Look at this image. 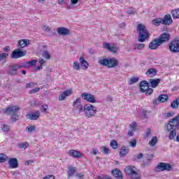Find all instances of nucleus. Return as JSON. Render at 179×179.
<instances>
[{
	"mask_svg": "<svg viewBox=\"0 0 179 179\" xmlns=\"http://www.w3.org/2000/svg\"><path fill=\"white\" fill-rule=\"evenodd\" d=\"M36 85H37V83H27V84L26 85V87H27V89H29V87H33L36 86Z\"/></svg>",
	"mask_w": 179,
	"mask_h": 179,
	"instance_id": "nucleus-54",
	"label": "nucleus"
},
{
	"mask_svg": "<svg viewBox=\"0 0 179 179\" xmlns=\"http://www.w3.org/2000/svg\"><path fill=\"white\" fill-rule=\"evenodd\" d=\"M162 20V24H166L169 26L173 22V18H171V15L170 14H167L164 16Z\"/></svg>",
	"mask_w": 179,
	"mask_h": 179,
	"instance_id": "nucleus-19",
	"label": "nucleus"
},
{
	"mask_svg": "<svg viewBox=\"0 0 179 179\" xmlns=\"http://www.w3.org/2000/svg\"><path fill=\"white\" fill-rule=\"evenodd\" d=\"M112 174L115 178L118 179H122V173H121V171L120 169H114L112 171Z\"/></svg>",
	"mask_w": 179,
	"mask_h": 179,
	"instance_id": "nucleus-26",
	"label": "nucleus"
},
{
	"mask_svg": "<svg viewBox=\"0 0 179 179\" xmlns=\"http://www.w3.org/2000/svg\"><path fill=\"white\" fill-rule=\"evenodd\" d=\"M30 44V41L27 39H21L17 43L18 48H24V47H27Z\"/></svg>",
	"mask_w": 179,
	"mask_h": 179,
	"instance_id": "nucleus-21",
	"label": "nucleus"
},
{
	"mask_svg": "<svg viewBox=\"0 0 179 179\" xmlns=\"http://www.w3.org/2000/svg\"><path fill=\"white\" fill-rule=\"evenodd\" d=\"M8 160V156L5 154H0V163H5Z\"/></svg>",
	"mask_w": 179,
	"mask_h": 179,
	"instance_id": "nucleus-40",
	"label": "nucleus"
},
{
	"mask_svg": "<svg viewBox=\"0 0 179 179\" xmlns=\"http://www.w3.org/2000/svg\"><path fill=\"white\" fill-rule=\"evenodd\" d=\"M104 47L105 48H106V50H108L111 52H113V54H117V52H118V48L113 43L110 44L108 43H106L104 44Z\"/></svg>",
	"mask_w": 179,
	"mask_h": 179,
	"instance_id": "nucleus-12",
	"label": "nucleus"
},
{
	"mask_svg": "<svg viewBox=\"0 0 179 179\" xmlns=\"http://www.w3.org/2000/svg\"><path fill=\"white\" fill-rule=\"evenodd\" d=\"M138 31V41L139 43H144L149 38L150 34L148 31V29L145 25L139 24L137 27Z\"/></svg>",
	"mask_w": 179,
	"mask_h": 179,
	"instance_id": "nucleus-3",
	"label": "nucleus"
},
{
	"mask_svg": "<svg viewBox=\"0 0 179 179\" xmlns=\"http://www.w3.org/2000/svg\"><path fill=\"white\" fill-rule=\"evenodd\" d=\"M71 94H72V90H67L64 91L59 96V101H64V100H65L68 96H71Z\"/></svg>",
	"mask_w": 179,
	"mask_h": 179,
	"instance_id": "nucleus-16",
	"label": "nucleus"
},
{
	"mask_svg": "<svg viewBox=\"0 0 179 179\" xmlns=\"http://www.w3.org/2000/svg\"><path fill=\"white\" fill-rule=\"evenodd\" d=\"M76 111L78 114H80L81 113H83L85 111V108H83V106L79 105L76 108H75Z\"/></svg>",
	"mask_w": 179,
	"mask_h": 179,
	"instance_id": "nucleus-38",
	"label": "nucleus"
},
{
	"mask_svg": "<svg viewBox=\"0 0 179 179\" xmlns=\"http://www.w3.org/2000/svg\"><path fill=\"white\" fill-rule=\"evenodd\" d=\"M110 146L113 149H118V143L115 140H112L110 142Z\"/></svg>",
	"mask_w": 179,
	"mask_h": 179,
	"instance_id": "nucleus-42",
	"label": "nucleus"
},
{
	"mask_svg": "<svg viewBox=\"0 0 179 179\" xmlns=\"http://www.w3.org/2000/svg\"><path fill=\"white\" fill-rule=\"evenodd\" d=\"M159 45H162V43H160V41L157 38L152 41L149 44V48H150V50H156V48H157V47H159Z\"/></svg>",
	"mask_w": 179,
	"mask_h": 179,
	"instance_id": "nucleus-20",
	"label": "nucleus"
},
{
	"mask_svg": "<svg viewBox=\"0 0 179 179\" xmlns=\"http://www.w3.org/2000/svg\"><path fill=\"white\" fill-rule=\"evenodd\" d=\"M145 93L147 96H150V94L153 93V89L148 87V89H145Z\"/></svg>",
	"mask_w": 179,
	"mask_h": 179,
	"instance_id": "nucleus-49",
	"label": "nucleus"
},
{
	"mask_svg": "<svg viewBox=\"0 0 179 179\" xmlns=\"http://www.w3.org/2000/svg\"><path fill=\"white\" fill-rule=\"evenodd\" d=\"M98 63L102 65V66H107V68H117V66H120L118 59L115 57L100 58Z\"/></svg>",
	"mask_w": 179,
	"mask_h": 179,
	"instance_id": "nucleus-1",
	"label": "nucleus"
},
{
	"mask_svg": "<svg viewBox=\"0 0 179 179\" xmlns=\"http://www.w3.org/2000/svg\"><path fill=\"white\" fill-rule=\"evenodd\" d=\"M173 170V166L170 164L161 162L155 168V171L157 172L160 171H171Z\"/></svg>",
	"mask_w": 179,
	"mask_h": 179,
	"instance_id": "nucleus-7",
	"label": "nucleus"
},
{
	"mask_svg": "<svg viewBox=\"0 0 179 179\" xmlns=\"http://www.w3.org/2000/svg\"><path fill=\"white\" fill-rule=\"evenodd\" d=\"M124 172L131 179H141V173L134 166H126L124 169Z\"/></svg>",
	"mask_w": 179,
	"mask_h": 179,
	"instance_id": "nucleus-4",
	"label": "nucleus"
},
{
	"mask_svg": "<svg viewBox=\"0 0 179 179\" xmlns=\"http://www.w3.org/2000/svg\"><path fill=\"white\" fill-rule=\"evenodd\" d=\"M157 73V71L156 69H150L146 71L145 75H147V76H150V78H153V76H156Z\"/></svg>",
	"mask_w": 179,
	"mask_h": 179,
	"instance_id": "nucleus-28",
	"label": "nucleus"
},
{
	"mask_svg": "<svg viewBox=\"0 0 179 179\" xmlns=\"http://www.w3.org/2000/svg\"><path fill=\"white\" fill-rule=\"evenodd\" d=\"M20 110V107L18 106H8L4 109V113L7 115H10L11 120H13V122H16L17 120H19V115L17 113Z\"/></svg>",
	"mask_w": 179,
	"mask_h": 179,
	"instance_id": "nucleus-2",
	"label": "nucleus"
},
{
	"mask_svg": "<svg viewBox=\"0 0 179 179\" xmlns=\"http://www.w3.org/2000/svg\"><path fill=\"white\" fill-rule=\"evenodd\" d=\"M82 101V99L80 98H78L76 101H73V106L76 108L77 107H79V106H82L80 104V102Z\"/></svg>",
	"mask_w": 179,
	"mask_h": 179,
	"instance_id": "nucleus-35",
	"label": "nucleus"
},
{
	"mask_svg": "<svg viewBox=\"0 0 179 179\" xmlns=\"http://www.w3.org/2000/svg\"><path fill=\"white\" fill-rule=\"evenodd\" d=\"M129 144L131 148H135L136 146V140H133L132 141H130Z\"/></svg>",
	"mask_w": 179,
	"mask_h": 179,
	"instance_id": "nucleus-56",
	"label": "nucleus"
},
{
	"mask_svg": "<svg viewBox=\"0 0 179 179\" xmlns=\"http://www.w3.org/2000/svg\"><path fill=\"white\" fill-rule=\"evenodd\" d=\"M179 129V115L172 119L166 125L167 131H171V129Z\"/></svg>",
	"mask_w": 179,
	"mask_h": 179,
	"instance_id": "nucleus-6",
	"label": "nucleus"
},
{
	"mask_svg": "<svg viewBox=\"0 0 179 179\" xmlns=\"http://www.w3.org/2000/svg\"><path fill=\"white\" fill-rule=\"evenodd\" d=\"M42 57H43V58H45V59H50V58H51V55L47 50L43 51V52L42 53Z\"/></svg>",
	"mask_w": 179,
	"mask_h": 179,
	"instance_id": "nucleus-41",
	"label": "nucleus"
},
{
	"mask_svg": "<svg viewBox=\"0 0 179 179\" xmlns=\"http://www.w3.org/2000/svg\"><path fill=\"white\" fill-rule=\"evenodd\" d=\"M103 153H105V155H108V153H110V150L108 148H107L106 147H103Z\"/></svg>",
	"mask_w": 179,
	"mask_h": 179,
	"instance_id": "nucleus-58",
	"label": "nucleus"
},
{
	"mask_svg": "<svg viewBox=\"0 0 179 179\" xmlns=\"http://www.w3.org/2000/svg\"><path fill=\"white\" fill-rule=\"evenodd\" d=\"M84 112L86 117L90 118L92 117H94L97 112V108L90 103H88L84 106Z\"/></svg>",
	"mask_w": 179,
	"mask_h": 179,
	"instance_id": "nucleus-5",
	"label": "nucleus"
},
{
	"mask_svg": "<svg viewBox=\"0 0 179 179\" xmlns=\"http://www.w3.org/2000/svg\"><path fill=\"white\" fill-rule=\"evenodd\" d=\"M173 115H174V113L173 112H172V113H166V118H170V117H173Z\"/></svg>",
	"mask_w": 179,
	"mask_h": 179,
	"instance_id": "nucleus-60",
	"label": "nucleus"
},
{
	"mask_svg": "<svg viewBox=\"0 0 179 179\" xmlns=\"http://www.w3.org/2000/svg\"><path fill=\"white\" fill-rule=\"evenodd\" d=\"M177 129H172L171 130L169 131V138L171 141H173L177 136Z\"/></svg>",
	"mask_w": 179,
	"mask_h": 179,
	"instance_id": "nucleus-29",
	"label": "nucleus"
},
{
	"mask_svg": "<svg viewBox=\"0 0 179 179\" xmlns=\"http://www.w3.org/2000/svg\"><path fill=\"white\" fill-rule=\"evenodd\" d=\"M171 15L173 19H179V8L172 10Z\"/></svg>",
	"mask_w": 179,
	"mask_h": 179,
	"instance_id": "nucleus-33",
	"label": "nucleus"
},
{
	"mask_svg": "<svg viewBox=\"0 0 179 179\" xmlns=\"http://www.w3.org/2000/svg\"><path fill=\"white\" fill-rule=\"evenodd\" d=\"M160 78H157V79H150L149 83H150L152 87H157L159 85H160Z\"/></svg>",
	"mask_w": 179,
	"mask_h": 179,
	"instance_id": "nucleus-25",
	"label": "nucleus"
},
{
	"mask_svg": "<svg viewBox=\"0 0 179 179\" xmlns=\"http://www.w3.org/2000/svg\"><path fill=\"white\" fill-rule=\"evenodd\" d=\"M150 135V129L148 128L146 131V138H149Z\"/></svg>",
	"mask_w": 179,
	"mask_h": 179,
	"instance_id": "nucleus-63",
	"label": "nucleus"
},
{
	"mask_svg": "<svg viewBox=\"0 0 179 179\" xmlns=\"http://www.w3.org/2000/svg\"><path fill=\"white\" fill-rule=\"evenodd\" d=\"M38 92H40V87H36V88H34L33 90H31L29 91V93L31 94H34V93H37Z\"/></svg>",
	"mask_w": 179,
	"mask_h": 179,
	"instance_id": "nucleus-52",
	"label": "nucleus"
},
{
	"mask_svg": "<svg viewBox=\"0 0 179 179\" xmlns=\"http://www.w3.org/2000/svg\"><path fill=\"white\" fill-rule=\"evenodd\" d=\"M80 66L82 69H84V71H86L87 68H89V63L85 59V57H80L79 59Z\"/></svg>",
	"mask_w": 179,
	"mask_h": 179,
	"instance_id": "nucleus-22",
	"label": "nucleus"
},
{
	"mask_svg": "<svg viewBox=\"0 0 179 179\" xmlns=\"http://www.w3.org/2000/svg\"><path fill=\"white\" fill-rule=\"evenodd\" d=\"M8 164L10 169H17L19 167V162L16 158H10L8 160Z\"/></svg>",
	"mask_w": 179,
	"mask_h": 179,
	"instance_id": "nucleus-17",
	"label": "nucleus"
},
{
	"mask_svg": "<svg viewBox=\"0 0 179 179\" xmlns=\"http://www.w3.org/2000/svg\"><path fill=\"white\" fill-rule=\"evenodd\" d=\"M162 23L163 24V21H162V18H158V19H155V20H152V24L155 26H160V24H162Z\"/></svg>",
	"mask_w": 179,
	"mask_h": 179,
	"instance_id": "nucleus-34",
	"label": "nucleus"
},
{
	"mask_svg": "<svg viewBox=\"0 0 179 179\" xmlns=\"http://www.w3.org/2000/svg\"><path fill=\"white\" fill-rule=\"evenodd\" d=\"M69 155L71 157H74L75 159H80V157H82V156H83V155L82 154V152H80V151H77L75 150H69Z\"/></svg>",
	"mask_w": 179,
	"mask_h": 179,
	"instance_id": "nucleus-14",
	"label": "nucleus"
},
{
	"mask_svg": "<svg viewBox=\"0 0 179 179\" xmlns=\"http://www.w3.org/2000/svg\"><path fill=\"white\" fill-rule=\"evenodd\" d=\"M8 56L9 55L8 53L0 54V61H5V59H6V58H8Z\"/></svg>",
	"mask_w": 179,
	"mask_h": 179,
	"instance_id": "nucleus-46",
	"label": "nucleus"
},
{
	"mask_svg": "<svg viewBox=\"0 0 179 179\" xmlns=\"http://www.w3.org/2000/svg\"><path fill=\"white\" fill-rule=\"evenodd\" d=\"M145 48V44L143 43H136L134 45V50H143Z\"/></svg>",
	"mask_w": 179,
	"mask_h": 179,
	"instance_id": "nucleus-39",
	"label": "nucleus"
},
{
	"mask_svg": "<svg viewBox=\"0 0 179 179\" xmlns=\"http://www.w3.org/2000/svg\"><path fill=\"white\" fill-rule=\"evenodd\" d=\"M47 110H48V105H43L41 108V113H47Z\"/></svg>",
	"mask_w": 179,
	"mask_h": 179,
	"instance_id": "nucleus-50",
	"label": "nucleus"
},
{
	"mask_svg": "<svg viewBox=\"0 0 179 179\" xmlns=\"http://www.w3.org/2000/svg\"><path fill=\"white\" fill-rule=\"evenodd\" d=\"M26 55V52L20 50V49H15L13 51L11 54L12 59L21 58V57H24Z\"/></svg>",
	"mask_w": 179,
	"mask_h": 179,
	"instance_id": "nucleus-10",
	"label": "nucleus"
},
{
	"mask_svg": "<svg viewBox=\"0 0 179 179\" xmlns=\"http://www.w3.org/2000/svg\"><path fill=\"white\" fill-rule=\"evenodd\" d=\"M19 148L20 149H26L27 148H29V143H22L19 144Z\"/></svg>",
	"mask_w": 179,
	"mask_h": 179,
	"instance_id": "nucleus-48",
	"label": "nucleus"
},
{
	"mask_svg": "<svg viewBox=\"0 0 179 179\" xmlns=\"http://www.w3.org/2000/svg\"><path fill=\"white\" fill-rule=\"evenodd\" d=\"M156 143H157V137L154 136L151 141H149L148 145H150V146H155Z\"/></svg>",
	"mask_w": 179,
	"mask_h": 179,
	"instance_id": "nucleus-37",
	"label": "nucleus"
},
{
	"mask_svg": "<svg viewBox=\"0 0 179 179\" xmlns=\"http://www.w3.org/2000/svg\"><path fill=\"white\" fill-rule=\"evenodd\" d=\"M171 108H173L174 110L178 108L179 97L172 101V103H171Z\"/></svg>",
	"mask_w": 179,
	"mask_h": 179,
	"instance_id": "nucleus-31",
	"label": "nucleus"
},
{
	"mask_svg": "<svg viewBox=\"0 0 179 179\" xmlns=\"http://www.w3.org/2000/svg\"><path fill=\"white\" fill-rule=\"evenodd\" d=\"M73 69H76V71H79L80 69V64L78 62H74L73 64Z\"/></svg>",
	"mask_w": 179,
	"mask_h": 179,
	"instance_id": "nucleus-43",
	"label": "nucleus"
},
{
	"mask_svg": "<svg viewBox=\"0 0 179 179\" xmlns=\"http://www.w3.org/2000/svg\"><path fill=\"white\" fill-rule=\"evenodd\" d=\"M1 129L4 132H9V131H10V127L7 124H3V127H1Z\"/></svg>",
	"mask_w": 179,
	"mask_h": 179,
	"instance_id": "nucleus-45",
	"label": "nucleus"
},
{
	"mask_svg": "<svg viewBox=\"0 0 179 179\" xmlns=\"http://www.w3.org/2000/svg\"><path fill=\"white\" fill-rule=\"evenodd\" d=\"M149 87V83L145 80H143L140 83V92L141 93H145L146 89Z\"/></svg>",
	"mask_w": 179,
	"mask_h": 179,
	"instance_id": "nucleus-23",
	"label": "nucleus"
},
{
	"mask_svg": "<svg viewBox=\"0 0 179 179\" xmlns=\"http://www.w3.org/2000/svg\"><path fill=\"white\" fill-rule=\"evenodd\" d=\"M169 100V96L166 94H161L158 97V101L159 103H165V101H167Z\"/></svg>",
	"mask_w": 179,
	"mask_h": 179,
	"instance_id": "nucleus-30",
	"label": "nucleus"
},
{
	"mask_svg": "<svg viewBox=\"0 0 179 179\" xmlns=\"http://www.w3.org/2000/svg\"><path fill=\"white\" fill-rule=\"evenodd\" d=\"M138 82H139V77H131L129 80L128 84L131 85L135 83H138Z\"/></svg>",
	"mask_w": 179,
	"mask_h": 179,
	"instance_id": "nucleus-32",
	"label": "nucleus"
},
{
	"mask_svg": "<svg viewBox=\"0 0 179 179\" xmlns=\"http://www.w3.org/2000/svg\"><path fill=\"white\" fill-rule=\"evenodd\" d=\"M22 65H23V68H29V66H30L29 62L24 63V64H22Z\"/></svg>",
	"mask_w": 179,
	"mask_h": 179,
	"instance_id": "nucleus-64",
	"label": "nucleus"
},
{
	"mask_svg": "<svg viewBox=\"0 0 179 179\" xmlns=\"http://www.w3.org/2000/svg\"><path fill=\"white\" fill-rule=\"evenodd\" d=\"M127 13L128 15H135V11L133 10H128Z\"/></svg>",
	"mask_w": 179,
	"mask_h": 179,
	"instance_id": "nucleus-62",
	"label": "nucleus"
},
{
	"mask_svg": "<svg viewBox=\"0 0 179 179\" xmlns=\"http://www.w3.org/2000/svg\"><path fill=\"white\" fill-rule=\"evenodd\" d=\"M130 128L132 129V131H136V122H133L130 124Z\"/></svg>",
	"mask_w": 179,
	"mask_h": 179,
	"instance_id": "nucleus-51",
	"label": "nucleus"
},
{
	"mask_svg": "<svg viewBox=\"0 0 179 179\" xmlns=\"http://www.w3.org/2000/svg\"><path fill=\"white\" fill-rule=\"evenodd\" d=\"M141 159H143V153L141 152L137 155L134 156V160H141Z\"/></svg>",
	"mask_w": 179,
	"mask_h": 179,
	"instance_id": "nucleus-47",
	"label": "nucleus"
},
{
	"mask_svg": "<svg viewBox=\"0 0 179 179\" xmlns=\"http://www.w3.org/2000/svg\"><path fill=\"white\" fill-rule=\"evenodd\" d=\"M28 64H29L30 66H34L37 64V60L33 59L32 61L28 62Z\"/></svg>",
	"mask_w": 179,
	"mask_h": 179,
	"instance_id": "nucleus-55",
	"label": "nucleus"
},
{
	"mask_svg": "<svg viewBox=\"0 0 179 179\" xmlns=\"http://www.w3.org/2000/svg\"><path fill=\"white\" fill-rule=\"evenodd\" d=\"M3 51H5V52H9V51H10V47L6 46L5 48H3Z\"/></svg>",
	"mask_w": 179,
	"mask_h": 179,
	"instance_id": "nucleus-61",
	"label": "nucleus"
},
{
	"mask_svg": "<svg viewBox=\"0 0 179 179\" xmlns=\"http://www.w3.org/2000/svg\"><path fill=\"white\" fill-rule=\"evenodd\" d=\"M27 120H31L32 121L37 120L38 118H40V111L37 110L36 112L28 113L26 115Z\"/></svg>",
	"mask_w": 179,
	"mask_h": 179,
	"instance_id": "nucleus-13",
	"label": "nucleus"
},
{
	"mask_svg": "<svg viewBox=\"0 0 179 179\" xmlns=\"http://www.w3.org/2000/svg\"><path fill=\"white\" fill-rule=\"evenodd\" d=\"M71 1V8H78L79 6V1L80 0H70Z\"/></svg>",
	"mask_w": 179,
	"mask_h": 179,
	"instance_id": "nucleus-36",
	"label": "nucleus"
},
{
	"mask_svg": "<svg viewBox=\"0 0 179 179\" xmlns=\"http://www.w3.org/2000/svg\"><path fill=\"white\" fill-rule=\"evenodd\" d=\"M34 131H36V126H28L26 128L27 132H33Z\"/></svg>",
	"mask_w": 179,
	"mask_h": 179,
	"instance_id": "nucleus-44",
	"label": "nucleus"
},
{
	"mask_svg": "<svg viewBox=\"0 0 179 179\" xmlns=\"http://www.w3.org/2000/svg\"><path fill=\"white\" fill-rule=\"evenodd\" d=\"M75 177H76L77 178H79V179H83V178H85V174H83V173H76L75 175Z\"/></svg>",
	"mask_w": 179,
	"mask_h": 179,
	"instance_id": "nucleus-53",
	"label": "nucleus"
},
{
	"mask_svg": "<svg viewBox=\"0 0 179 179\" xmlns=\"http://www.w3.org/2000/svg\"><path fill=\"white\" fill-rule=\"evenodd\" d=\"M57 32L62 36H68L70 34L69 29L65 27H59L57 29Z\"/></svg>",
	"mask_w": 179,
	"mask_h": 179,
	"instance_id": "nucleus-24",
	"label": "nucleus"
},
{
	"mask_svg": "<svg viewBox=\"0 0 179 179\" xmlns=\"http://www.w3.org/2000/svg\"><path fill=\"white\" fill-rule=\"evenodd\" d=\"M128 153H129V149H127V147L122 146L120 151V156L124 157V156H127Z\"/></svg>",
	"mask_w": 179,
	"mask_h": 179,
	"instance_id": "nucleus-27",
	"label": "nucleus"
},
{
	"mask_svg": "<svg viewBox=\"0 0 179 179\" xmlns=\"http://www.w3.org/2000/svg\"><path fill=\"white\" fill-rule=\"evenodd\" d=\"M6 73L10 76H15V75H17V67H16V65L8 66Z\"/></svg>",
	"mask_w": 179,
	"mask_h": 179,
	"instance_id": "nucleus-11",
	"label": "nucleus"
},
{
	"mask_svg": "<svg viewBox=\"0 0 179 179\" xmlns=\"http://www.w3.org/2000/svg\"><path fill=\"white\" fill-rule=\"evenodd\" d=\"M169 50L171 52L177 54L179 52V40L175 39L169 44Z\"/></svg>",
	"mask_w": 179,
	"mask_h": 179,
	"instance_id": "nucleus-8",
	"label": "nucleus"
},
{
	"mask_svg": "<svg viewBox=\"0 0 179 179\" xmlns=\"http://www.w3.org/2000/svg\"><path fill=\"white\" fill-rule=\"evenodd\" d=\"M76 175V167L69 166L67 169V178L69 179L71 177H73Z\"/></svg>",
	"mask_w": 179,
	"mask_h": 179,
	"instance_id": "nucleus-15",
	"label": "nucleus"
},
{
	"mask_svg": "<svg viewBox=\"0 0 179 179\" xmlns=\"http://www.w3.org/2000/svg\"><path fill=\"white\" fill-rule=\"evenodd\" d=\"M158 40L161 44H163V43H166V41H170V34L164 33L159 37Z\"/></svg>",
	"mask_w": 179,
	"mask_h": 179,
	"instance_id": "nucleus-18",
	"label": "nucleus"
},
{
	"mask_svg": "<svg viewBox=\"0 0 179 179\" xmlns=\"http://www.w3.org/2000/svg\"><path fill=\"white\" fill-rule=\"evenodd\" d=\"M81 97L83 100L88 101V103H96V98L94 97V95L92 94L84 92L81 94Z\"/></svg>",
	"mask_w": 179,
	"mask_h": 179,
	"instance_id": "nucleus-9",
	"label": "nucleus"
},
{
	"mask_svg": "<svg viewBox=\"0 0 179 179\" xmlns=\"http://www.w3.org/2000/svg\"><path fill=\"white\" fill-rule=\"evenodd\" d=\"M98 179H111V177L104 175L103 176H98Z\"/></svg>",
	"mask_w": 179,
	"mask_h": 179,
	"instance_id": "nucleus-57",
	"label": "nucleus"
},
{
	"mask_svg": "<svg viewBox=\"0 0 179 179\" xmlns=\"http://www.w3.org/2000/svg\"><path fill=\"white\" fill-rule=\"evenodd\" d=\"M43 29L45 31H50V30H51V29H50V27L47 26V25H45L43 27Z\"/></svg>",
	"mask_w": 179,
	"mask_h": 179,
	"instance_id": "nucleus-59",
	"label": "nucleus"
}]
</instances>
